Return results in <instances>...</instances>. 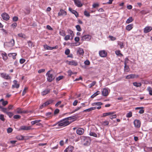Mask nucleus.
I'll use <instances>...</instances> for the list:
<instances>
[{"label":"nucleus","instance_id":"f257e3e1","mask_svg":"<svg viewBox=\"0 0 152 152\" xmlns=\"http://www.w3.org/2000/svg\"><path fill=\"white\" fill-rule=\"evenodd\" d=\"M74 116H71L65 118L59 121L57 124L59 126H65L69 125L70 123L68 121V120L74 118Z\"/></svg>","mask_w":152,"mask_h":152},{"label":"nucleus","instance_id":"f03ea898","mask_svg":"<svg viewBox=\"0 0 152 152\" xmlns=\"http://www.w3.org/2000/svg\"><path fill=\"white\" fill-rule=\"evenodd\" d=\"M82 143L85 146L89 145L91 142V140L89 137H87L84 136L80 137Z\"/></svg>","mask_w":152,"mask_h":152},{"label":"nucleus","instance_id":"7ed1b4c3","mask_svg":"<svg viewBox=\"0 0 152 152\" xmlns=\"http://www.w3.org/2000/svg\"><path fill=\"white\" fill-rule=\"evenodd\" d=\"M50 70L48 71L46 74V75L47 76V80L49 82H51L55 78V76L53 74L50 73Z\"/></svg>","mask_w":152,"mask_h":152},{"label":"nucleus","instance_id":"20e7f679","mask_svg":"<svg viewBox=\"0 0 152 152\" xmlns=\"http://www.w3.org/2000/svg\"><path fill=\"white\" fill-rule=\"evenodd\" d=\"M134 124L136 128H139L141 126V122L139 120H135L134 121Z\"/></svg>","mask_w":152,"mask_h":152},{"label":"nucleus","instance_id":"39448f33","mask_svg":"<svg viewBox=\"0 0 152 152\" xmlns=\"http://www.w3.org/2000/svg\"><path fill=\"white\" fill-rule=\"evenodd\" d=\"M1 16L3 19L5 20H8L10 18L9 15L6 13H4L1 14Z\"/></svg>","mask_w":152,"mask_h":152},{"label":"nucleus","instance_id":"423d86ee","mask_svg":"<svg viewBox=\"0 0 152 152\" xmlns=\"http://www.w3.org/2000/svg\"><path fill=\"white\" fill-rule=\"evenodd\" d=\"M1 76L2 77L7 80L10 79L11 78V77L6 73H2L1 74Z\"/></svg>","mask_w":152,"mask_h":152},{"label":"nucleus","instance_id":"0eeeda50","mask_svg":"<svg viewBox=\"0 0 152 152\" xmlns=\"http://www.w3.org/2000/svg\"><path fill=\"white\" fill-rule=\"evenodd\" d=\"M99 54L100 56L102 57H105L107 55V52L104 50L100 51Z\"/></svg>","mask_w":152,"mask_h":152},{"label":"nucleus","instance_id":"6e6552de","mask_svg":"<svg viewBox=\"0 0 152 152\" xmlns=\"http://www.w3.org/2000/svg\"><path fill=\"white\" fill-rule=\"evenodd\" d=\"M20 130H28L31 129V127L30 126H22L20 127Z\"/></svg>","mask_w":152,"mask_h":152},{"label":"nucleus","instance_id":"1a4fd4ad","mask_svg":"<svg viewBox=\"0 0 152 152\" xmlns=\"http://www.w3.org/2000/svg\"><path fill=\"white\" fill-rule=\"evenodd\" d=\"M91 38L90 36L89 35H85L81 37V41L82 42L84 40H89Z\"/></svg>","mask_w":152,"mask_h":152},{"label":"nucleus","instance_id":"9d476101","mask_svg":"<svg viewBox=\"0 0 152 152\" xmlns=\"http://www.w3.org/2000/svg\"><path fill=\"white\" fill-rule=\"evenodd\" d=\"M17 113L18 114L26 113L27 112L26 111L22 110L21 108H18L16 109Z\"/></svg>","mask_w":152,"mask_h":152},{"label":"nucleus","instance_id":"9b49d317","mask_svg":"<svg viewBox=\"0 0 152 152\" xmlns=\"http://www.w3.org/2000/svg\"><path fill=\"white\" fill-rule=\"evenodd\" d=\"M50 89L47 88L41 92V94L42 96H44L49 93L50 92Z\"/></svg>","mask_w":152,"mask_h":152},{"label":"nucleus","instance_id":"f8f14e48","mask_svg":"<svg viewBox=\"0 0 152 152\" xmlns=\"http://www.w3.org/2000/svg\"><path fill=\"white\" fill-rule=\"evenodd\" d=\"M66 15V12L63 10H61L58 14V16H61L62 15Z\"/></svg>","mask_w":152,"mask_h":152},{"label":"nucleus","instance_id":"ddd939ff","mask_svg":"<svg viewBox=\"0 0 152 152\" xmlns=\"http://www.w3.org/2000/svg\"><path fill=\"white\" fill-rule=\"evenodd\" d=\"M102 94L103 96H107L108 94V91L106 88H104L102 91Z\"/></svg>","mask_w":152,"mask_h":152},{"label":"nucleus","instance_id":"4468645a","mask_svg":"<svg viewBox=\"0 0 152 152\" xmlns=\"http://www.w3.org/2000/svg\"><path fill=\"white\" fill-rule=\"evenodd\" d=\"M84 130L82 128H78L77 129V134L79 135L82 134L84 133Z\"/></svg>","mask_w":152,"mask_h":152},{"label":"nucleus","instance_id":"2eb2a0df","mask_svg":"<svg viewBox=\"0 0 152 152\" xmlns=\"http://www.w3.org/2000/svg\"><path fill=\"white\" fill-rule=\"evenodd\" d=\"M73 149L72 146H69L64 151V152H72Z\"/></svg>","mask_w":152,"mask_h":152},{"label":"nucleus","instance_id":"dca6fc26","mask_svg":"<svg viewBox=\"0 0 152 152\" xmlns=\"http://www.w3.org/2000/svg\"><path fill=\"white\" fill-rule=\"evenodd\" d=\"M77 53H79L80 55H83L84 52L83 49L80 48H78L77 51Z\"/></svg>","mask_w":152,"mask_h":152},{"label":"nucleus","instance_id":"f3484780","mask_svg":"<svg viewBox=\"0 0 152 152\" xmlns=\"http://www.w3.org/2000/svg\"><path fill=\"white\" fill-rule=\"evenodd\" d=\"M13 82L14 83V85H12V88H18L19 87V84H17V81L15 80H14Z\"/></svg>","mask_w":152,"mask_h":152},{"label":"nucleus","instance_id":"a211bd4d","mask_svg":"<svg viewBox=\"0 0 152 152\" xmlns=\"http://www.w3.org/2000/svg\"><path fill=\"white\" fill-rule=\"evenodd\" d=\"M152 29V28L151 27H146L144 29V32L145 33H147L151 31Z\"/></svg>","mask_w":152,"mask_h":152},{"label":"nucleus","instance_id":"6ab92c4d","mask_svg":"<svg viewBox=\"0 0 152 152\" xmlns=\"http://www.w3.org/2000/svg\"><path fill=\"white\" fill-rule=\"evenodd\" d=\"M115 112H110L104 113L103 114V115L102 117H105L107 116L112 115L115 113Z\"/></svg>","mask_w":152,"mask_h":152},{"label":"nucleus","instance_id":"aec40b11","mask_svg":"<svg viewBox=\"0 0 152 152\" xmlns=\"http://www.w3.org/2000/svg\"><path fill=\"white\" fill-rule=\"evenodd\" d=\"M133 27V24H130L126 26V29L128 31H129Z\"/></svg>","mask_w":152,"mask_h":152},{"label":"nucleus","instance_id":"412c9836","mask_svg":"<svg viewBox=\"0 0 152 152\" xmlns=\"http://www.w3.org/2000/svg\"><path fill=\"white\" fill-rule=\"evenodd\" d=\"M83 5V4L81 3L80 1L79 0H77V6L78 7H81Z\"/></svg>","mask_w":152,"mask_h":152},{"label":"nucleus","instance_id":"4be33fe9","mask_svg":"<svg viewBox=\"0 0 152 152\" xmlns=\"http://www.w3.org/2000/svg\"><path fill=\"white\" fill-rule=\"evenodd\" d=\"M133 85L136 87H140L142 84L140 83L134 82L133 83Z\"/></svg>","mask_w":152,"mask_h":152},{"label":"nucleus","instance_id":"5701e85b","mask_svg":"<svg viewBox=\"0 0 152 152\" xmlns=\"http://www.w3.org/2000/svg\"><path fill=\"white\" fill-rule=\"evenodd\" d=\"M100 94V92L99 91H97L93 95L91 96V98H93L97 95H99Z\"/></svg>","mask_w":152,"mask_h":152},{"label":"nucleus","instance_id":"b1692460","mask_svg":"<svg viewBox=\"0 0 152 152\" xmlns=\"http://www.w3.org/2000/svg\"><path fill=\"white\" fill-rule=\"evenodd\" d=\"M9 45L10 47L13 46L15 44V41L14 39H12L10 42H9Z\"/></svg>","mask_w":152,"mask_h":152},{"label":"nucleus","instance_id":"393cba45","mask_svg":"<svg viewBox=\"0 0 152 152\" xmlns=\"http://www.w3.org/2000/svg\"><path fill=\"white\" fill-rule=\"evenodd\" d=\"M134 75L133 74H130L127 75L126 78L127 79H129L131 78H134Z\"/></svg>","mask_w":152,"mask_h":152},{"label":"nucleus","instance_id":"a878e982","mask_svg":"<svg viewBox=\"0 0 152 152\" xmlns=\"http://www.w3.org/2000/svg\"><path fill=\"white\" fill-rule=\"evenodd\" d=\"M69 10L72 13L74 14L76 16V11L75 10H73L71 7H69Z\"/></svg>","mask_w":152,"mask_h":152},{"label":"nucleus","instance_id":"bb28decb","mask_svg":"<svg viewBox=\"0 0 152 152\" xmlns=\"http://www.w3.org/2000/svg\"><path fill=\"white\" fill-rule=\"evenodd\" d=\"M44 48L46 50H52V47H51L48 46L47 45H44Z\"/></svg>","mask_w":152,"mask_h":152},{"label":"nucleus","instance_id":"cd10ccee","mask_svg":"<svg viewBox=\"0 0 152 152\" xmlns=\"http://www.w3.org/2000/svg\"><path fill=\"white\" fill-rule=\"evenodd\" d=\"M68 32L70 34V37H71V39H73V37L74 35L73 32L71 30H69Z\"/></svg>","mask_w":152,"mask_h":152},{"label":"nucleus","instance_id":"c85d7f7f","mask_svg":"<svg viewBox=\"0 0 152 152\" xmlns=\"http://www.w3.org/2000/svg\"><path fill=\"white\" fill-rule=\"evenodd\" d=\"M41 121L40 120H37L31 122V124L32 125H34L37 123H38Z\"/></svg>","mask_w":152,"mask_h":152},{"label":"nucleus","instance_id":"c756f323","mask_svg":"<svg viewBox=\"0 0 152 152\" xmlns=\"http://www.w3.org/2000/svg\"><path fill=\"white\" fill-rule=\"evenodd\" d=\"M133 19L132 17H130L126 20V22L127 23H129L133 20Z\"/></svg>","mask_w":152,"mask_h":152},{"label":"nucleus","instance_id":"7c9ffc66","mask_svg":"<svg viewBox=\"0 0 152 152\" xmlns=\"http://www.w3.org/2000/svg\"><path fill=\"white\" fill-rule=\"evenodd\" d=\"M3 59L5 61L7 59L8 57L6 53H4L3 54Z\"/></svg>","mask_w":152,"mask_h":152},{"label":"nucleus","instance_id":"2f4dec72","mask_svg":"<svg viewBox=\"0 0 152 152\" xmlns=\"http://www.w3.org/2000/svg\"><path fill=\"white\" fill-rule=\"evenodd\" d=\"M89 135L91 136H93L95 137H97V134L94 132H91L89 133Z\"/></svg>","mask_w":152,"mask_h":152},{"label":"nucleus","instance_id":"473e14b6","mask_svg":"<svg viewBox=\"0 0 152 152\" xmlns=\"http://www.w3.org/2000/svg\"><path fill=\"white\" fill-rule=\"evenodd\" d=\"M59 34L63 36H64L66 35L65 31L63 30L60 31L59 32Z\"/></svg>","mask_w":152,"mask_h":152},{"label":"nucleus","instance_id":"72a5a7b5","mask_svg":"<svg viewBox=\"0 0 152 152\" xmlns=\"http://www.w3.org/2000/svg\"><path fill=\"white\" fill-rule=\"evenodd\" d=\"M96 82L95 81H93L91 84L88 85L89 88H91L95 85Z\"/></svg>","mask_w":152,"mask_h":152},{"label":"nucleus","instance_id":"f704fd0d","mask_svg":"<svg viewBox=\"0 0 152 152\" xmlns=\"http://www.w3.org/2000/svg\"><path fill=\"white\" fill-rule=\"evenodd\" d=\"M132 116V113L131 111H130L129 113H127L126 115V117L127 118H130Z\"/></svg>","mask_w":152,"mask_h":152},{"label":"nucleus","instance_id":"c9c22d12","mask_svg":"<svg viewBox=\"0 0 152 152\" xmlns=\"http://www.w3.org/2000/svg\"><path fill=\"white\" fill-rule=\"evenodd\" d=\"M68 64L70 65H74L75 66L76 65V63L74 61H69Z\"/></svg>","mask_w":152,"mask_h":152},{"label":"nucleus","instance_id":"e433bc0d","mask_svg":"<svg viewBox=\"0 0 152 152\" xmlns=\"http://www.w3.org/2000/svg\"><path fill=\"white\" fill-rule=\"evenodd\" d=\"M115 54L118 56H123V54L121 53V51L119 50L116 51L115 52Z\"/></svg>","mask_w":152,"mask_h":152},{"label":"nucleus","instance_id":"4c0bfd02","mask_svg":"<svg viewBox=\"0 0 152 152\" xmlns=\"http://www.w3.org/2000/svg\"><path fill=\"white\" fill-rule=\"evenodd\" d=\"M102 102H96V103H93L92 104V105L93 106L94 105L100 106V105H102Z\"/></svg>","mask_w":152,"mask_h":152},{"label":"nucleus","instance_id":"58836bf2","mask_svg":"<svg viewBox=\"0 0 152 152\" xmlns=\"http://www.w3.org/2000/svg\"><path fill=\"white\" fill-rule=\"evenodd\" d=\"M17 138L19 140H23L24 139V137L22 135H20L17 136Z\"/></svg>","mask_w":152,"mask_h":152},{"label":"nucleus","instance_id":"ea45409f","mask_svg":"<svg viewBox=\"0 0 152 152\" xmlns=\"http://www.w3.org/2000/svg\"><path fill=\"white\" fill-rule=\"evenodd\" d=\"M64 77V76H59L58 77L56 78V81H58L62 79Z\"/></svg>","mask_w":152,"mask_h":152},{"label":"nucleus","instance_id":"a19ab883","mask_svg":"<svg viewBox=\"0 0 152 152\" xmlns=\"http://www.w3.org/2000/svg\"><path fill=\"white\" fill-rule=\"evenodd\" d=\"M127 64H125L124 67V69L125 71L126 72H128L129 70V67L128 66H127Z\"/></svg>","mask_w":152,"mask_h":152},{"label":"nucleus","instance_id":"79ce46f5","mask_svg":"<svg viewBox=\"0 0 152 152\" xmlns=\"http://www.w3.org/2000/svg\"><path fill=\"white\" fill-rule=\"evenodd\" d=\"M149 92V94L151 95H152V88L150 87H148L147 89Z\"/></svg>","mask_w":152,"mask_h":152},{"label":"nucleus","instance_id":"37998d69","mask_svg":"<svg viewBox=\"0 0 152 152\" xmlns=\"http://www.w3.org/2000/svg\"><path fill=\"white\" fill-rule=\"evenodd\" d=\"M84 15L87 17H89L90 16V14L89 12L85 10L84 12Z\"/></svg>","mask_w":152,"mask_h":152},{"label":"nucleus","instance_id":"c03bdc74","mask_svg":"<svg viewBox=\"0 0 152 152\" xmlns=\"http://www.w3.org/2000/svg\"><path fill=\"white\" fill-rule=\"evenodd\" d=\"M0 119L3 121H5V119L4 118V115H0Z\"/></svg>","mask_w":152,"mask_h":152},{"label":"nucleus","instance_id":"a18cd8bd","mask_svg":"<svg viewBox=\"0 0 152 152\" xmlns=\"http://www.w3.org/2000/svg\"><path fill=\"white\" fill-rule=\"evenodd\" d=\"M6 114H7V115H8L10 118H11L13 116V115L12 113L11 112H7V113Z\"/></svg>","mask_w":152,"mask_h":152},{"label":"nucleus","instance_id":"49530a36","mask_svg":"<svg viewBox=\"0 0 152 152\" xmlns=\"http://www.w3.org/2000/svg\"><path fill=\"white\" fill-rule=\"evenodd\" d=\"M18 35L19 37L23 38H26L25 35L22 33L19 34Z\"/></svg>","mask_w":152,"mask_h":152},{"label":"nucleus","instance_id":"de8ad7c7","mask_svg":"<svg viewBox=\"0 0 152 152\" xmlns=\"http://www.w3.org/2000/svg\"><path fill=\"white\" fill-rule=\"evenodd\" d=\"M28 89V88L27 87H25L24 90L23 91V93L22 94V95L24 96L25 94L26 93V91Z\"/></svg>","mask_w":152,"mask_h":152},{"label":"nucleus","instance_id":"09e8293b","mask_svg":"<svg viewBox=\"0 0 152 152\" xmlns=\"http://www.w3.org/2000/svg\"><path fill=\"white\" fill-rule=\"evenodd\" d=\"M1 110L2 112H3L5 113L6 114L8 112L7 111V108H4L2 107V108H1Z\"/></svg>","mask_w":152,"mask_h":152},{"label":"nucleus","instance_id":"8fccbe9b","mask_svg":"<svg viewBox=\"0 0 152 152\" xmlns=\"http://www.w3.org/2000/svg\"><path fill=\"white\" fill-rule=\"evenodd\" d=\"M21 117V116L20 115H15L14 116L13 118L15 119H20Z\"/></svg>","mask_w":152,"mask_h":152},{"label":"nucleus","instance_id":"3c124183","mask_svg":"<svg viewBox=\"0 0 152 152\" xmlns=\"http://www.w3.org/2000/svg\"><path fill=\"white\" fill-rule=\"evenodd\" d=\"M102 124L104 126L108 125L109 124V122L107 121H105L102 122Z\"/></svg>","mask_w":152,"mask_h":152},{"label":"nucleus","instance_id":"603ef678","mask_svg":"<svg viewBox=\"0 0 152 152\" xmlns=\"http://www.w3.org/2000/svg\"><path fill=\"white\" fill-rule=\"evenodd\" d=\"M70 53V50L69 49H67L65 51V53L66 55H68Z\"/></svg>","mask_w":152,"mask_h":152},{"label":"nucleus","instance_id":"864d4df0","mask_svg":"<svg viewBox=\"0 0 152 152\" xmlns=\"http://www.w3.org/2000/svg\"><path fill=\"white\" fill-rule=\"evenodd\" d=\"M12 129L10 127L8 128L7 129V132L8 133H10L12 131Z\"/></svg>","mask_w":152,"mask_h":152},{"label":"nucleus","instance_id":"5fc2aeb1","mask_svg":"<svg viewBox=\"0 0 152 152\" xmlns=\"http://www.w3.org/2000/svg\"><path fill=\"white\" fill-rule=\"evenodd\" d=\"M59 110L58 109H56L54 111V115H56L58 114L59 113Z\"/></svg>","mask_w":152,"mask_h":152},{"label":"nucleus","instance_id":"6e6d98bb","mask_svg":"<svg viewBox=\"0 0 152 152\" xmlns=\"http://www.w3.org/2000/svg\"><path fill=\"white\" fill-rule=\"evenodd\" d=\"M70 36L69 35H67L64 37V40L67 41L70 39Z\"/></svg>","mask_w":152,"mask_h":152},{"label":"nucleus","instance_id":"4d7b16f0","mask_svg":"<svg viewBox=\"0 0 152 152\" xmlns=\"http://www.w3.org/2000/svg\"><path fill=\"white\" fill-rule=\"evenodd\" d=\"M109 37L110 39L112 41H114L116 39V38L112 36H109Z\"/></svg>","mask_w":152,"mask_h":152},{"label":"nucleus","instance_id":"13d9d810","mask_svg":"<svg viewBox=\"0 0 152 152\" xmlns=\"http://www.w3.org/2000/svg\"><path fill=\"white\" fill-rule=\"evenodd\" d=\"M77 30L79 31H80L81 30L80 27L79 25H77Z\"/></svg>","mask_w":152,"mask_h":152},{"label":"nucleus","instance_id":"bf43d9fd","mask_svg":"<svg viewBox=\"0 0 152 152\" xmlns=\"http://www.w3.org/2000/svg\"><path fill=\"white\" fill-rule=\"evenodd\" d=\"M26 60L23 58H21L20 60V62L21 64H23L25 61Z\"/></svg>","mask_w":152,"mask_h":152},{"label":"nucleus","instance_id":"052dcab7","mask_svg":"<svg viewBox=\"0 0 152 152\" xmlns=\"http://www.w3.org/2000/svg\"><path fill=\"white\" fill-rule=\"evenodd\" d=\"M84 64L86 65H88L90 64V62L89 61L86 60L84 62Z\"/></svg>","mask_w":152,"mask_h":152},{"label":"nucleus","instance_id":"680f3d73","mask_svg":"<svg viewBox=\"0 0 152 152\" xmlns=\"http://www.w3.org/2000/svg\"><path fill=\"white\" fill-rule=\"evenodd\" d=\"M28 45L29 47H31L32 46L33 44L32 42L31 41H28Z\"/></svg>","mask_w":152,"mask_h":152},{"label":"nucleus","instance_id":"e2e57ef3","mask_svg":"<svg viewBox=\"0 0 152 152\" xmlns=\"http://www.w3.org/2000/svg\"><path fill=\"white\" fill-rule=\"evenodd\" d=\"M99 6V5L97 3H95L93 4L92 5V7L93 8H96V7H98Z\"/></svg>","mask_w":152,"mask_h":152},{"label":"nucleus","instance_id":"0e129e2a","mask_svg":"<svg viewBox=\"0 0 152 152\" xmlns=\"http://www.w3.org/2000/svg\"><path fill=\"white\" fill-rule=\"evenodd\" d=\"M12 20L14 21H16L18 20V18L16 16L14 17L13 18Z\"/></svg>","mask_w":152,"mask_h":152},{"label":"nucleus","instance_id":"69168bd1","mask_svg":"<svg viewBox=\"0 0 152 152\" xmlns=\"http://www.w3.org/2000/svg\"><path fill=\"white\" fill-rule=\"evenodd\" d=\"M46 28L47 29L51 31L53 30V29L49 25H48L47 26Z\"/></svg>","mask_w":152,"mask_h":152},{"label":"nucleus","instance_id":"338daca9","mask_svg":"<svg viewBox=\"0 0 152 152\" xmlns=\"http://www.w3.org/2000/svg\"><path fill=\"white\" fill-rule=\"evenodd\" d=\"M8 104V102L7 101H3L2 103V104L4 106H5Z\"/></svg>","mask_w":152,"mask_h":152},{"label":"nucleus","instance_id":"774afa93","mask_svg":"<svg viewBox=\"0 0 152 152\" xmlns=\"http://www.w3.org/2000/svg\"><path fill=\"white\" fill-rule=\"evenodd\" d=\"M52 113L51 112H48L46 114V116L47 117H49L51 116Z\"/></svg>","mask_w":152,"mask_h":152}]
</instances>
